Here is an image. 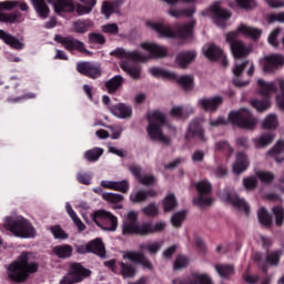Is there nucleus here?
Masks as SVG:
<instances>
[{"instance_id": "f257e3e1", "label": "nucleus", "mask_w": 284, "mask_h": 284, "mask_svg": "<svg viewBox=\"0 0 284 284\" xmlns=\"http://www.w3.org/2000/svg\"><path fill=\"white\" fill-rule=\"evenodd\" d=\"M140 48L149 52V54L142 53L139 50L128 51L123 48H116L110 51V55L115 57V59H121L122 61H134V63H145L146 61H150L152 57H155L156 59L168 57V48L153 42H142Z\"/></svg>"}, {"instance_id": "f03ea898", "label": "nucleus", "mask_w": 284, "mask_h": 284, "mask_svg": "<svg viewBox=\"0 0 284 284\" xmlns=\"http://www.w3.org/2000/svg\"><path fill=\"white\" fill-rule=\"evenodd\" d=\"M30 253H22L14 262L7 266V274L11 281L23 283L30 274L39 272V264L30 261Z\"/></svg>"}, {"instance_id": "7ed1b4c3", "label": "nucleus", "mask_w": 284, "mask_h": 284, "mask_svg": "<svg viewBox=\"0 0 284 284\" xmlns=\"http://www.w3.org/2000/svg\"><path fill=\"white\" fill-rule=\"evenodd\" d=\"M146 26L163 39H187L192 37V30H194V27L196 26V20H191L186 24L178 26L176 31H173L172 27L163 22L148 21Z\"/></svg>"}, {"instance_id": "20e7f679", "label": "nucleus", "mask_w": 284, "mask_h": 284, "mask_svg": "<svg viewBox=\"0 0 284 284\" xmlns=\"http://www.w3.org/2000/svg\"><path fill=\"white\" fill-rule=\"evenodd\" d=\"M3 227L17 239H34L37 236V229H34L30 220L22 215L6 216L3 219Z\"/></svg>"}, {"instance_id": "39448f33", "label": "nucleus", "mask_w": 284, "mask_h": 284, "mask_svg": "<svg viewBox=\"0 0 284 284\" xmlns=\"http://www.w3.org/2000/svg\"><path fill=\"white\" fill-rule=\"evenodd\" d=\"M165 125V114L155 111L149 115V125L146 126V132L151 141L161 143L162 145H170L172 139L163 133V128Z\"/></svg>"}, {"instance_id": "423d86ee", "label": "nucleus", "mask_w": 284, "mask_h": 284, "mask_svg": "<svg viewBox=\"0 0 284 284\" xmlns=\"http://www.w3.org/2000/svg\"><path fill=\"white\" fill-rule=\"evenodd\" d=\"M276 84L281 92V94L276 97V103L281 110H284V79L280 78L273 82H267L263 79L257 80L258 92L262 97H266V99H270V97L276 92Z\"/></svg>"}, {"instance_id": "0eeeda50", "label": "nucleus", "mask_w": 284, "mask_h": 284, "mask_svg": "<svg viewBox=\"0 0 284 284\" xmlns=\"http://www.w3.org/2000/svg\"><path fill=\"white\" fill-rule=\"evenodd\" d=\"M92 221L106 232H116L119 220L110 211L98 210L91 214Z\"/></svg>"}, {"instance_id": "6e6552de", "label": "nucleus", "mask_w": 284, "mask_h": 284, "mask_svg": "<svg viewBox=\"0 0 284 284\" xmlns=\"http://www.w3.org/2000/svg\"><path fill=\"white\" fill-rule=\"evenodd\" d=\"M229 121L234 125L244 128L245 130H254L256 128V119L252 118V113L247 109H241L240 111H233L229 114Z\"/></svg>"}, {"instance_id": "1a4fd4ad", "label": "nucleus", "mask_w": 284, "mask_h": 284, "mask_svg": "<svg viewBox=\"0 0 284 284\" xmlns=\"http://www.w3.org/2000/svg\"><path fill=\"white\" fill-rule=\"evenodd\" d=\"M226 43H230V48L234 59H243V57H247L252 52V45L243 43L236 38V33H227Z\"/></svg>"}, {"instance_id": "9d476101", "label": "nucleus", "mask_w": 284, "mask_h": 284, "mask_svg": "<svg viewBox=\"0 0 284 284\" xmlns=\"http://www.w3.org/2000/svg\"><path fill=\"white\" fill-rule=\"evenodd\" d=\"M87 276H90V271L75 263L71 265L70 272L62 277L60 284L81 283Z\"/></svg>"}, {"instance_id": "9b49d317", "label": "nucleus", "mask_w": 284, "mask_h": 284, "mask_svg": "<svg viewBox=\"0 0 284 284\" xmlns=\"http://www.w3.org/2000/svg\"><path fill=\"white\" fill-rule=\"evenodd\" d=\"M17 6H19L18 0L0 2V21L2 23H17V21H23L21 20V12L10 14L3 13V10H14Z\"/></svg>"}, {"instance_id": "f8f14e48", "label": "nucleus", "mask_w": 284, "mask_h": 284, "mask_svg": "<svg viewBox=\"0 0 284 284\" xmlns=\"http://www.w3.org/2000/svg\"><path fill=\"white\" fill-rule=\"evenodd\" d=\"M283 65L284 55L281 53H271L263 59V72L265 74H274V72L283 68Z\"/></svg>"}, {"instance_id": "ddd939ff", "label": "nucleus", "mask_w": 284, "mask_h": 284, "mask_svg": "<svg viewBox=\"0 0 284 284\" xmlns=\"http://www.w3.org/2000/svg\"><path fill=\"white\" fill-rule=\"evenodd\" d=\"M221 105H223V97L213 95V97H203L197 100V106L204 112H216Z\"/></svg>"}, {"instance_id": "4468645a", "label": "nucleus", "mask_w": 284, "mask_h": 284, "mask_svg": "<svg viewBox=\"0 0 284 284\" xmlns=\"http://www.w3.org/2000/svg\"><path fill=\"white\" fill-rule=\"evenodd\" d=\"M220 196L222 201L231 203V205H233V207H236V210H240V212H243L244 214H250V204H247V201H245V199L236 195V193L222 192Z\"/></svg>"}, {"instance_id": "2eb2a0df", "label": "nucleus", "mask_w": 284, "mask_h": 284, "mask_svg": "<svg viewBox=\"0 0 284 284\" xmlns=\"http://www.w3.org/2000/svg\"><path fill=\"white\" fill-rule=\"evenodd\" d=\"M54 39L58 43H61L65 48V50H69L70 52H72V50H79V52H84L88 55L92 54L85 49V44L83 42L72 37L64 38L61 36H55Z\"/></svg>"}, {"instance_id": "dca6fc26", "label": "nucleus", "mask_w": 284, "mask_h": 284, "mask_svg": "<svg viewBox=\"0 0 284 284\" xmlns=\"http://www.w3.org/2000/svg\"><path fill=\"white\" fill-rule=\"evenodd\" d=\"M109 111L112 116L120 119L121 121H129L132 119V105L128 103L120 102L118 104L109 106Z\"/></svg>"}, {"instance_id": "f3484780", "label": "nucleus", "mask_w": 284, "mask_h": 284, "mask_svg": "<svg viewBox=\"0 0 284 284\" xmlns=\"http://www.w3.org/2000/svg\"><path fill=\"white\" fill-rule=\"evenodd\" d=\"M77 70L80 74L90 77V79H99L101 77V65L92 62H80L77 64Z\"/></svg>"}, {"instance_id": "a211bd4d", "label": "nucleus", "mask_w": 284, "mask_h": 284, "mask_svg": "<svg viewBox=\"0 0 284 284\" xmlns=\"http://www.w3.org/2000/svg\"><path fill=\"white\" fill-rule=\"evenodd\" d=\"M210 10L214 17V22L216 23V26H220V28H225V21H227V19L232 17V13L223 9L221 7V2L213 3Z\"/></svg>"}, {"instance_id": "6ab92c4d", "label": "nucleus", "mask_w": 284, "mask_h": 284, "mask_svg": "<svg viewBox=\"0 0 284 284\" xmlns=\"http://www.w3.org/2000/svg\"><path fill=\"white\" fill-rule=\"evenodd\" d=\"M231 33H235L236 39H239V34H242V37H248L250 39L256 40V39H261V34H263V30L245 23H241L236 28V30Z\"/></svg>"}, {"instance_id": "aec40b11", "label": "nucleus", "mask_w": 284, "mask_h": 284, "mask_svg": "<svg viewBox=\"0 0 284 284\" xmlns=\"http://www.w3.org/2000/svg\"><path fill=\"white\" fill-rule=\"evenodd\" d=\"M145 223L140 224L139 222H123L122 234L124 236H132L138 234L139 236H144Z\"/></svg>"}, {"instance_id": "412c9836", "label": "nucleus", "mask_w": 284, "mask_h": 284, "mask_svg": "<svg viewBox=\"0 0 284 284\" xmlns=\"http://www.w3.org/2000/svg\"><path fill=\"white\" fill-rule=\"evenodd\" d=\"M123 258L131 261L132 263H139L140 265H143L146 270H152V262L148 260L145 255L139 252H126L123 254Z\"/></svg>"}, {"instance_id": "4be33fe9", "label": "nucleus", "mask_w": 284, "mask_h": 284, "mask_svg": "<svg viewBox=\"0 0 284 284\" xmlns=\"http://www.w3.org/2000/svg\"><path fill=\"white\" fill-rule=\"evenodd\" d=\"M0 39L7 43V45H10V48H13V50H23L26 44L23 41L19 40V38L10 34L9 32H6L3 30H0Z\"/></svg>"}, {"instance_id": "5701e85b", "label": "nucleus", "mask_w": 284, "mask_h": 284, "mask_svg": "<svg viewBox=\"0 0 284 284\" xmlns=\"http://www.w3.org/2000/svg\"><path fill=\"white\" fill-rule=\"evenodd\" d=\"M196 59V51H183L179 53L175 58V63L179 65V68H182V70H185L190 63H193V61Z\"/></svg>"}, {"instance_id": "b1692460", "label": "nucleus", "mask_w": 284, "mask_h": 284, "mask_svg": "<svg viewBox=\"0 0 284 284\" xmlns=\"http://www.w3.org/2000/svg\"><path fill=\"white\" fill-rule=\"evenodd\" d=\"M120 67L126 74H130L131 79H134L135 81H139L141 79V74L143 72V69L139 63L128 64L126 61H121Z\"/></svg>"}, {"instance_id": "393cba45", "label": "nucleus", "mask_w": 284, "mask_h": 284, "mask_svg": "<svg viewBox=\"0 0 284 284\" xmlns=\"http://www.w3.org/2000/svg\"><path fill=\"white\" fill-rule=\"evenodd\" d=\"M267 156H271L276 163L284 162V141L280 140L275 145L267 152Z\"/></svg>"}, {"instance_id": "a878e982", "label": "nucleus", "mask_w": 284, "mask_h": 284, "mask_svg": "<svg viewBox=\"0 0 284 284\" xmlns=\"http://www.w3.org/2000/svg\"><path fill=\"white\" fill-rule=\"evenodd\" d=\"M250 168V161H247V155L245 153H237L236 160L233 164L234 174H241Z\"/></svg>"}, {"instance_id": "bb28decb", "label": "nucleus", "mask_w": 284, "mask_h": 284, "mask_svg": "<svg viewBox=\"0 0 284 284\" xmlns=\"http://www.w3.org/2000/svg\"><path fill=\"white\" fill-rule=\"evenodd\" d=\"M55 14H61V12H74V1L73 0H57L53 3Z\"/></svg>"}, {"instance_id": "cd10ccee", "label": "nucleus", "mask_w": 284, "mask_h": 284, "mask_svg": "<svg viewBox=\"0 0 284 284\" xmlns=\"http://www.w3.org/2000/svg\"><path fill=\"white\" fill-rule=\"evenodd\" d=\"M193 136L200 141L205 142V132L203 131V128H201L196 122H192L189 125V130L186 132V139H193Z\"/></svg>"}, {"instance_id": "c85d7f7f", "label": "nucleus", "mask_w": 284, "mask_h": 284, "mask_svg": "<svg viewBox=\"0 0 284 284\" xmlns=\"http://www.w3.org/2000/svg\"><path fill=\"white\" fill-rule=\"evenodd\" d=\"M32 6L40 19H48L50 14V7L45 3V0H31Z\"/></svg>"}, {"instance_id": "c756f323", "label": "nucleus", "mask_w": 284, "mask_h": 284, "mask_svg": "<svg viewBox=\"0 0 284 284\" xmlns=\"http://www.w3.org/2000/svg\"><path fill=\"white\" fill-rule=\"evenodd\" d=\"M81 3L75 4V11L80 17L83 14H90L94 6H97V0H80Z\"/></svg>"}, {"instance_id": "7c9ffc66", "label": "nucleus", "mask_w": 284, "mask_h": 284, "mask_svg": "<svg viewBox=\"0 0 284 284\" xmlns=\"http://www.w3.org/2000/svg\"><path fill=\"white\" fill-rule=\"evenodd\" d=\"M179 205V200L174 193H169L162 200V207L164 212H173Z\"/></svg>"}, {"instance_id": "2f4dec72", "label": "nucleus", "mask_w": 284, "mask_h": 284, "mask_svg": "<svg viewBox=\"0 0 284 284\" xmlns=\"http://www.w3.org/2000/svg\"><path fill=\"white\" fill-rule=\"evenodd\" d=\"M245 68H248L247 75L252 77V74H254V62H252V61H245L242 63L236 62L233 68V74L235 77H241V74H243V70H245Z\"/></svg>"}, {"instance_id": "473e14b6", "label": "nucleus", "mask_w": 284, "mask_h": 284, "mask_svg": "<svg viewBox=\"0 0 284 284\" xmlns=\"http://www.w3.org/2000/svg\"><path fill=\"white\" fill-rule=\"evenodd\" d=\"M203 52L204 55L211 61L221 59V57H223V50H221L219 47L214 44H207L206 47H204Z\"/></svg>"}, {"instance_id": "72a5a7b5", "label": "nucleus", "mask_w": 284, "mask_h": 284, "mask_svg": "<svg viewBox=\"0 0 284 284\" xmlns=\"http://www.w3.org/2000/svg\"><path fill=\"white\" fill-rule=\"evenodd\" d=\"M65 211L70 219L73 221L74 225L78 227L79 232L85 231V224H83L81 219H79V215H77V212H74L70 202L65 203Z\"/></svg>"}, {"instance_id": "f704fd0d", "label": "nucleus", "mask_w": 284, "mask_h": 284, "mask_svg": "<svg viewBox=\"0 0 284 284\" xmlns=\"http://www.w3.org/2000/svg\"><path fill=\"white\" fill-rule=\"evenodd\" d=\"M166 225L165 222L144 223V236H148V234H159L165 230Z\"/></svg>"}, {"instance_id": "c9c22d12", "label": "nucleus", "mask_w": 284, "mask_h": 284, "mask_svg": "<svg viewBox=\"0 0 284 284\" xmlns=\"http://www.w3.org/2000/svg\"><path fill=\"white\" fill-rule=\"evenodd\" d=\"M163 247V242H148L140 245V250L142 252H149L151 255H156L159 252H161V248Z\"/></svg>"}, {"instance_id": "e433bc0d", "label": "nucleus", "mask_w": 284, "mask_h": 284, "mask_svg": "<svg viewBox=\"0 0 284 284\" xmlns=\"http://www.w3.org/2000/svg\"><path fill=\"white\" fill-rule=\"evenodd\" d=\"M89 253L97 254V256H105V246L103 245V242H101V239H95L91 242H89Z\"/></svg>"}, {"instance_id": "4c0bfd02", "label": "nucleus", "mask_w": 284, "mask_h": 284, "mask_svg": "<svg viewBox=\"0 0 284 284\" xmlns=\"http://www.w3.org/2000/svg\"><path fill=\"white\" fill-rule=\"evenodd\" d=\"M258 3L256 0H233L230 2L231 8H241L242 10H254Z\"/></svg>"}, {"instance_id": "58836bf2", "label": "nucleus", "mask_w": 284, "mask_h": 284, "mask_svg": "<svg viewBox=\"0 0 284 284\" xmlns=\"http://www.w3.org/2000/svg\"><path fill=\"white\" fill-rule=\"evenodd\" d=\"M52 252L58 256V258H70V256H72L73 248L69 244H64L54 246Z\"/></svg>"}, {"instance_id": "ea45409f", "label": "nucleus", "mask_w": 284, "mask_h": 284, "mask_svg": "<svg viewBox=\"0 0 284 284\" xmlns=\"http://www.w3.org/2000/svg\"><path fill=\"white\" fill-rule=\"evenodd\" d=\"M276 135H274L273 133H264L256 138L254 141L256 148H267V145H272V143H274Z\"/></svg>"}, {"instance_id": "a19ab883", "label": "nucleus", "mask_w": 284, "mask_h": 284, "mask_svg": "<svg viewBox=\"0 0 284 284\" xmlns=\"http://www.w3.org/2000/svg\"><path fill=\"white\" fill-rule=\"evenodd\" d=\"M122 85H123V77L121 75H115L105 82V88L109 94L114 93Z\"/></svg>"}, {"instance_id": "79ce46f5", "label": "nucleus", "mask_w": 284, "mask_h": 284, "mask_svg": "<svg viewBox=\"0 0 284 284\" xmlns=\"http://www.w3.org/2000/svg\"><path fill=\"white\" fill-rule=\"evenodd\" d=\"M183 90H194V77L186 74V75H178V82Z\"/></svg>"}, {"instance_id": "37998d69", "label": "nucleus", "mask_w": 284, "mask_h": 284, "mask_svg": "<svg viewBox=\"0 0 284 284\" xmlns=\"http://www.w3.org/2000/svg\"><path fill=\"white\" fill-rule=\"evenodd\" d=\"M194 205L197 207H210L214 203V199L210 196V194L199 195L193 199Z\"/></svg>"}, {"instance_id": "c03bdc74", "label": "nucleus", "mask_w": 284, "mask_h": 284, "mask_svg": "<svg viewBox=\"0 0 284 284\" xmlns=\"http://www.w3.org/2000/svg\"><path fill=\"white\" fill-rule=\"evenodd\" d=\"M92 26V22L85 20H77L73 22L72 32H78L79 34H83L88 32Z\"/></svg>"}, {"instance_id": "a18cd8bd", "label": "nucleus", "mask_w": 284, "mask_h": 284, "mask_svg": "<svg viewBox=\"0 0 284 284\" xmlns=\"http://www.w3.org/2000/svg\"><path fill=\"white\" fill-rule=\"evenodd\" d=\"M215 270L222 278H230L234 274V266L232 265L217 264L215 265Z\"/></svg>"}, {"instance_id": "49530a36", "label": "nucleus", "mask_w": 284, "mask_h": 284, "mask_svg": "<svg viewBox=\"0 0 284 284\" xmlns=\"http://www.w3.org/2000/svg\"><path fill=\"white\" fill-rule=\"evenodd\" d=\"M264 130H276L278 128V119L274 114H268L262 122Z\"/></svg>"}, {"instance_id": "de8ad7c7", "label": "nucleus", "mask_w": 284, "mask_h": 284, "mask_svg": "<svg viewBox=\"0 0 284 284\" xmlns=\"http://www.w3.org/2000/svg\"><path fill=\"white\" fill-rule=\"evenodd\" d=\"M142 213L145 216H150L151 219H154V216H159V204H156L155 202L149 203L142 209Z\"/></svg>"}, {"instance_id": "09e8293b", "label": "nucleus", "mask_w": 284, "mask_h": 284, "mask_svg": "<svg viewBox=\"0 0 284 284\" xmlns=\"http://www.w3.org/2000/svg\"><path fill=\"white\" fill-rule=\"evenodd\" d=\"M257 216L262 225H265L266 227H270V225H272V216H270V212H267L265 207H261L257 211Z\"/></svg>"}, {"instance_id": "8fccbe9b", "label": "nucleus", "mask_w": 284, "mask_h": 284, "mask_svg": "<svg viewBox=\"0 0 284 284\" xmlns=\"http://www.w3.org/2000/svg\"><path fill=\"white\" fill-rule=\"evenodd\" d=\"M255 176L257 179H260L261 182L264 183L265 185H270V183H272V181H274V179H276L274 173H272L270 171H257L255 173Z\"/></svg>"}, {"instance_id": "3c124183", "label": "nucleus", "mask_w": 284, "mask_h": 284, "mask_svg": "<svg viewBox=\"0 0 284 284\" xmlns=\"http://www.w3.org/2000/svg\"><path fill=\"white\" fill-rule=\"evenodd\" d=\"M131 203H143L148 201L145 190H135L130 195Z\"/></svg>"}, {"instance_id": "603ef678", "label": "nucleus", "mask_w": 284, "mask_h": 284, "mask_svg": "<svg viewBox=\"0 0 284 284\" xmlns=\"http://www.w3.org/2000/svg\"><path fill=\"white\" fill-rule=\"evenodd\" d=\"M121 266V274L124 276V278H133V276H136V268L130 264H125L124 262L120 263Z\"/></svg>"}, {"instance_id": "864d4df0", "label": "nucleus", "mask_w": 284, "mask_h": 284, "mask_svg": "<svg viewBox=\"0 0 284 284\" xmlns=\"http://www.w3.org/2000/svg\"><path fill=\"white\" fill-rule=\"evenodd\" d=\"M102 154H103V149L95 148V149L85 151L84 159H87V161L94 162V161H99Z\"/></svg>"}, {"instance_id": "5fc2aeb1", "label": "nucleus", "mask_w": 284, "mask_h": 284, "mask_svg": "<svg viewBox=\"0 0 284 284\" xmlns=\"http://www.w3.org/2000/svg\"><path fill=\"white\" fill-rule=\"evenodd\" d=\"M281 256H283V251H273L267 254L266 263L276 267L281 261Z\"/></svg>"}, {"instance_id": "6e6d98bb", "label": "nucleus", "mask_w": 284, "mask_h": 284, "mask_svg": "<svg viewBox=\"0 0 284 284\" xmlns=\"http://www.w3.org/2000/svg\"><path fill=\"white\" fill-rule=\"evenodd\" d=\"M185 221V211H179L174 213L171 217V223L173 227H181Z\"/></svg>"}, {"instance_id": "4d7b16f0", "label": "nucleus", "mask_w": 284, "mask_h": 284, "mask_svg": "<svg viewBox=\"0 0 284 284\" xmlns=\"http://www.w3.org/2000/svg\"><path fill=\"white\" fill-rule=\"evenodd\" d=\"M272 212L275 217V224L281 226L284 223V207L283 206H274Z\"/></svg>"}, {"instance_id": "13d9d810", "label": "nucleus", "mask_w": 284, "mask_h": 284, "mask_svg": "<svg viewBox=\"0 0 284 284\" xmlns=\"http://www.w3.org/2000/svg\"><path fill=\"white\" fill-rule=\"evenodd\" d=\"M102 199L106 201V203H121L123 201V195L119 193H102Z\"/></svg>"}, {"instance_id": "bf43d9fd", "label": "nucleus", "mask_w": 284, "mask_h": 284, "mask_svg": "<svg viewBox=\"0 0 284 284\" xmlns=\"http://www.w3.org/2000/svg\"><path fill=\"white\" fill-rule=\"evenodd\" d=\"M196 190L199 195L210 194V192H212V184H210V182L206 180L200 181L196 184Z\"/></svg>"}, {"instance_id": "052dcab7", "label": "nucleus", "mask_w": 284, "mask_h": 284, "mask_svg": "<svg viewBox=\"0 0 284 284\" xmlns=\"http://www.w3.org/2000/svg\"><path fill=\"white\" fill-rule=\"evenodd\" d=\"M138 183H140V185H145L146 187L156 185V176L150 174L141 175V178L138 180Z\"/></svg>"}, {"instance_id": "680f3d73", "label": "nucleus", "mask_w": 284, "mask_h": 284, "mask_svg": "<svg viewBox=\"0 0 284 284\" xmlns=\"http://www.w3.org/2000/svg\"><path fill=\"white\" fill-rule=\"evenodd\" d=\"M282 31V28H275L273 31H271L268 36L270 45H272L273 48H276L278 45V36L281 34Z\"/></svg>"}, {"instance_id": "e2e57ef3", "label": "nucleus", "mask_w": 284, "mask_h": 284, "mask_svg": "<svg viewBox=\"0 0 284 284\" xmlns=\"http://www.w3.org/2000/svg\"><path fill=\"white\" fill-rule=\"evenodd\" d=\"M50 232L53 234L54 239L65 240L68 239V234L60 225H53L50 227Z\"/></svg>"}, {"instance_id": "0e129e2a", "label": "nucleus", "mask_w": 284, "mask_h": 284, "mask_svg": "<svg viewBox=\"0 0 284 284\" xmlns=\"http://www.w3.org/2000/svg\"><path fill=\"white\" fill-rule=\"evenodd\" d=\"M251 105L257 110V112H265L270 108V100L265 101H258V100H253L251 101Z\"/></svg>"}, {"instance_id": "69168bd1", "label": "nucleus", "mask_w": 284, "mask_h": 284, "mask_svg": "<svg viewBox=\"0 0 284 284\" xmlns=\"http://www.w3.org/2000/svg\"><path fill=\"white\" fill-rule=\"evenodd\" d=\"M190 265V258L183 255H179L174 262V270H183Z\"/></svg>"}, {"instance_id": "338daca9", "label": "nucleus", "mask_w": 284, "mask_h": 284, "mask_svg": "<svg viewBox=\"0 0 284 284\" xmlns=\"http://www.w3.org/2000/svg\"><path fill=\"white\" fill-rule=\"evenodd\" d=\"M266 21L268 23H284V11L268 14Z\"/></svg>"}, {"instance_id": "774afa93", "label": "nucleus", "mask_w": 284, "mask_h": 284, "mask_svg": "<svg viewBox=\"0 0 284 284\" xmlns=\"http://www.w3.org/2000/svg\"><path fill=\"white\" fill-rule=\"evenodd\" d=\"M102 32H104V34H119V24L116 23H109V24H104L101 28Z\"/></svg>"}]
</instances>
